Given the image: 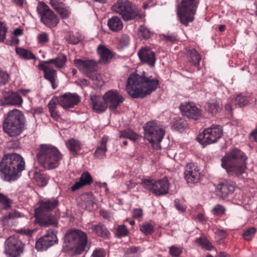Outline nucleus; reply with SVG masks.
<instances>
[{
    "mask_svg": "<svg viewBox=\"0 0 257 257\" xmlns=\"http://www.w3.org/2000/svg\"><path fill=\"white\" fill-rule=\"evenodd\" d=\"M200 0H182L178 15L181 23L186 26L194 20Z\"/></svg>",
    "mask_w": 257,
    "mask_h": 257,
    "instance_id": "6e6552de",
    "label": "nucleus"
},
{
    "mask_svg": "<svg viewBox=\"0 0 257 257\" xmlns=\"http://www.w3.org/2000/svg\"><path fill=\"white\" fill-rule=\"evenodd\" d=\"M8 73L0 70V86L6 84L9 81Z\"/></svg>",
    "mask_w": 257,
    "mask_h": 257,
    "instance_id": "4d7b16f0",
    "label": "nucleus"
},
{
    "mask_svg": "<svg viewBox=\"0 0 257 257\" xmlns=\"http://www.w3.org/2000/svg\"><path fill=\"white\" fill-rule=\"evenodd\" d=\"M250 139L257 142V128L255 129L250 135Z\"/></svg>",
    "mask_w": 257,
    "mask_h": 257,
    "instance_id": "338daca9",
    "label": "nucleus"
},
{
    "mask_svg": "<svg viewBox=\"0 0 257 257\" xmlns=\"http://www.w3.org/2000/svg\"><path fill=\"white\" fill-rule=\"evenodd\" d=\"M7 27L5 22L0 21V32H7Z\"/></svg>",
    "mask_w": 257,
    "mask_h": 257,
    "instance_id": "774afa93",
    "label": "nucleus"
},
{
    "mask_svg": "<svg viewBox=\"0 0 257 257\" xmlns=\"http://www.w3.org/2000/svg\"><path fill=\"white\" fill-rule=\"evenodd\" d=\"M196 242L201 246L203 248L208 250H211L213 247L211 243L206 239L202 237H198L196 239Z\"/></svg>",
    "mask_w": 257,
    "mask_h": 257,
    "instance_id": "49530a36",
    "label": "nucleus"
},
{
    "mask_svg": "<svg viewBox=\"0 0 257 257\" xmlns=\"http://www.w3.org/2000/svg\"><path fill=\"white\" fill-rule=\"evenodd\" d=\"M112 10L120 15L125 21L135 19L139 13L132 3L127 0H118L112 7Z\"/></svg>",
    "mask_w": 257,
    "mask_h": 257,
    "instance_id": "1a4fd4ad",
    "label": "nucleus"
},
{
    "mask_svg": "<svg viewBox=\"0 0 257 257\" xmlns=\"http://www.w3.org/2000/svg\"><path fill=\"white\" fill-rule=\"evenodd\" d=\"M169 253L173 257H178L182 253V250L180 248L173 245L169 247Z\"/></svg>",
    "mask_w": 257,
    "mask_h": 257,
    "instance_id": "6e6d98bb",
    "label": "nucleus"
},
{
    "mask_svg": "<svg viewBox=\"0 0 257 257\" xmlns=\"http://www.w3.org/2000/svg\"><path fill=\"white\" fill-rule=\"evenodd\" d=\"M39 42L45 43L48 41L49 38L47 33H41L38 36Z\"/></svg>",
    "mask_w": 257,
    "mask_h": 257,
    "instance_id": "e2e57ef3",
    "label": "nucleus"
},
{
    "mask_svg": "<svg viewBox=\"0 0 257 257\" xmlns=\"http://www.w3.org/2000/svg\"><path fill=\"white\" fill-rule=\"evenodd\" d=\"M49 4L62 19H68L71 14L69 7L59 0H50Z\"/></svg>",
    "mask_w": 257,
    "mask_h": 257,
    "instance_id": "4be33fe9",
    "label": "nucleus"
},
{
    "mask_svg": "<svg viewBox=\"0 0 257 257\" xmlns=\"http://www.w3.org/2000/svg\"><path fill=\"white\" fill-rule=\"evenodd\" d=\"M144 137L152 147L158 150L161 148L160 142L164 138L165 131L164 127L156 121L148 122L144 127Z\"/></svg>",
    "mask_w": 257,
    "mask_h": 257,
    "instance_id": "0eeeda50",
    "label": "nucleus"
},
{
    "mask_svg": "<svg viewBox=\"0 0 257 257\" xmlns=\"http://www.w3.org/2000/svg\"><path fill=\"white\" fill-rule=\"evenodd\" d=\"M105 251L101 248H97L94 249L91 255V257H105Z\"/></svg>",
    "mask_w": 257,
    "mask_h": 257,
    "instance_id": "13d9d810",
    "label": "nucleus"
},
{
    "mask_svg": "<svg viewBox=\"0 0 257 257\" xmlns=\"http://www.w3.org/2000/svg\"><path fill=\"white\" fill-rule=\"evenodd\" d=\"M154 225L150 222H145L140 224V230L145 235H150L154 231Z\"/></svg>",
    "mask_w": 257,
    "mask_h": 257,
    "instance_id": "c03bdc74",
    "label": "nucleus"
},
{
    "mask_svg": "<svg viewBox=\"0 0 257 257\" xmlns=\"http://www.w3.org/2000/svg\"><path fill=\"white\" fill-rule=\"evenodd\" d=\"M217 196L225 198L235 190V184L233 182L220 183L213 185Z\"/></svg>",
    "mask_w": 257,
    "mask_h": 257,
    "instance_id": "412c9836",
    "label": "nucleus"
},
{
    "mask_svg": "<svg viewBox=\"0 0 257 257\" xmlns=\"http://www.w3.org/2000/svg\"><path fill=\"white\" fill-rule=\"evenodd\" d=\"M23 249L22 242L16 236H10L5 241V253L8 257H19Z\"/></svg>",
    "mask_w": 257,
    "mask_h": 257,
    "instance_id": "ddd939ff",
    "label": "nucleus"
},
{
    "mask_svg": "<svg viewBox=\"0 0 257 257\" xmlns=\"http://www.w3.org/2000/svg\"><path fill=\"white\" fill-rule=\"evenodd\" d=\"M92 181L93 179L90 174L87 172H84L81 175L79 180L75 182L69 189L72 192H75L83 186L90 184Z\"/></svg>",
    "mask_w": 257,
    "mask_h": 257,
    "instance_id": "cd10ccee",
    "label": "nucleus"
},
{
    "mask_svg": "<svg viewBox=\"0 0 257 257\" xmlns=\"http://www.w3.org/2000/svg\"><path fill=\"white\" fill-rule=\"evenodd\" d=\"M29 176L32 177L40 186L44 187L48 183L47 176L37 170L29 172Z\"/></svg>",
    "mask_w": 257,
    "mask_h": 257,
    "instance_id": "7c9ffc66",
    "label": "nucleus"
},
{
    "mask_svg": "<svg viewBox=\"0 0 257 257\" xmlns=\"http://www.w3.org/2000/svg\"><path fill=\"white\" fill-rule=\"evenodd\" d=\"M180 109L183 115L194 120L202 117V111L193 102H184L180 105Z\"/></svg>",
    "mask_w": 257,
    "mask_h": 257,
    "instance_id": "dca6fc26",
    "label": "nucleus"
},
{
    "mask_svg": "<svg viewBox=\"0 0 257 257\" xmlns=\"http://www.w3.org/2000/svg\"><path fill=\"white\" fill-rule=\"evenodd\" d=\"M249 98L247 97L240 94L236 96L234 100V105L236 107H241L247 104Z\"/></svg>",
    "mask_w": 257,
    "mask_h": 257,
    "instance_id": "a18cd8bd",
    "label": "nucleus"
},
{
    "mask_svg": "<svg viewBox=\"0 0 257 257\" xmlns=\"http://www.w3.org/2000/svg\"><path fill=\"white\" fill-rule=\"evenodd\" d=\"M205 109L209 113L215 114L220 110V102L215 99L210 100L206 103Z\"/></svg>",
    "mask_w": 257,
    "mask_h": 257,
    "instance_id": "473e14b6",
    "label": "nucleus"
},
{
    "mask_svg": "<svg viewBox=\"0 0 257 257\" xmlns=\"http://www.w3.org/2000/svg\"><path fill=\"white\" fill-rule=\"evenodd\" d=\"M128 233L126 226L124 225H121L117 227L116 230V235L118 237L125 236Z\"/></svg>",
    "mask_w": 257,
    "mask_h": 257,
    "instance_id": "864d4df0",
    "label": "nucleus"
},
{
    "mask_svg": "<svg viewBox=\"0 0 257 257\" xmlns=\"http://www.w3.org/2000/svg\"><path fill=\"white\" fill-rule=\"evenodd\" d=\"M130 42V38L126 34H123L121 39L120 40V42L122 46H127Z\"/></svg>",
    "mask_w": 257,
    "mask_h": 257,
    "instance_id": "0e129e2a",
    "label": "nucleus"
},
{
    "mask_svg": "<svg viewBox=\"0 0 257 257\" xmlns=\"http://www.w3.org/2000/svg\"><path fill=\"white\" fill-rule=\"evenodd\" d=\"M172 127L176 131L182 132L187 127V123L183 118L175 117L172 120Z\"/></svg>",
    "mask_w": 257,
    "mask_h": 257,
    "instance_id": "e433bc0d",
    "label": "nucleus"
},
{
    "mask_svg": "<svg viewBox=\"0 0 257 257\" xmlns=\"http://www.w3.org/2000/svg\"><path fill=\"white\" fill-rule=\"evenodd\" d=\"M84 205H85V208L87 210L91 211L94 209V206L95 204V198L91 194H87L84 197Z\"/></svg>",
    "mask_w": 257,
    "mask_h": 257,
    "instance_id": "79ce46f5",
    "label": "nucleus"
},
{
    "mask_svg": "<svg viewBox=\"0 0 257 257\" xmlns=\"http://www.w3.org/2000/svg\"><path fill=\"white\" fill-rule=\"evenodd\" d=\"M90 100L92 109L97 113L104 112L107 108L105 101L103 100V96L91 94Z\"/></svg>",
    "mask_w": 257,
    "mask_h": 257,
    "instance_id": "a878e982",
    "label": "nucleus"
},
{
    "mask_svg": "<svg viewBox=\"0 0 257 257\" xmlns=\"http://www.w3.org/2000/svg\"><path fill=\"white\" fill-rule=\"evenodd\" d=\"M35 222L41 226H48L54 225L56 226L58 222L56 217L49 213V212L35 211Z\"/></svg>",
    "mask_w": 257,
    "mask_h": 257,
    "instance_id": "a211bd4d",
    "label": "nucleus"
},
{
    "mask_svg": "<svg viewBox=\"0 0 257 257\" xmlns=\"http://www.w3.org/2000/svg\"><path fill=\"white\" fill-rule=\"evenodd\" d=\"M255 229L254 227H251L246 230L243 234V237L246 240H250L254 235Z\"/></svg>",
    "mask_w": 257,
    "mask_h": 257,
    "instance_id": "5fc2aeb1",
    "label": "nucleus"
},
{
    "mask_svg": "<svg viewBox=\"0 0 257 257\" xmlns=\"http://www.w3.org/2000/svg\"><path fill=\"white\" fill-rule=\"evenodd\" d=\"M109 29L113 31H118L120 30L123 27L121 20L117 16L112 17L109 19L107 23Z\"/></svg>",
    "mask_w": 257,
    "mask_h": 257,
    "instance_id": "2f4dec72",
    "label": "nucleus"
},
{
    "mask_svg": "<svg viewBox=\"0 0 257 257\" xmlns=\"http://www.w3.org/2000/svg\"><path fill=\"white\" fill-rule=\"evenodd\" d=\"M57 242L55 233L52 230H48L47 234L41 237L36 242V248L38 250L43 251Z\"/></svg>",
    "mask_w": 257,
    "mask_h": 257,
    "instance_id": "f3484780",
    "label": "nucleus"
},
{
    "mask_svg": "<svg viewBox=\"0 0 257 257\" xmlns=\"http://www.w3.org/2000/svg\"><path fill=\"white\" fill-rule=\"evenodd\" d=\"M75 66L87 77L95 71L96 63L92 60L76 59L74 60Z\"/></svg>",
    "mask_w": 257,
    "mask_h": 257,
    "instance_id": "aec40b11",
    "label": "nucleus"
},
{
    "mask_svg": "<svg viewBox=\"0 0 257 257\" xmlns=\"http://www.w3.org/2000/svg\"><path fill=\"white\" fill-rule=\"evenodd\" d=\"M1 209H8L11 207V200L6 196L0 193Z\"/></svg>",
    "mask_w": 257,
    "mask_h": 257,
    "instance_id": "09e8293b",
    "label": "nucleus"
},
{
    "mask_svg": "<svg viewBox=\"0 0 257 257\" xmlns=\"http://www.w3.org/2000/svg\"><path fill=\"white\" fill-rule=\"evenodd\" d=\"M59 202L57 198H51L46 200H42L40 202V206L35 209L36 212H49L51 210L55 208Z\"/></svg>",
    "mask_w": 257,
    "mask_h": 257,
    "instance_id": "bb28decb",
    "label": "nucleus"
},
{
    "mask_svg": "<svg viewBox=\"0 0 257 257\" xmlns=\"http://www.w3.org/2000/svg\"><path fill=\"white\" fill-rule=\"evenodd\" d=\"M108 138L106 136H103L97 147L94 155L95 157L99 159H103L105 157V153L107 151V143Z\"/></svg>",
    "mask_w": 257,
    "mask_h": 257,
    "instance_id": "c85d7f7f",
    "label": "nucleus"
},
{
    "mask_svg": "<svg viewBox=\"0 0 257 257\" xmlns=\"http://www.w3.org/2000/svg\"><path fill=\"white\" fill-rule=\"evenodd\" d=\"M37 157L38 161L44 168L51 170L59 165L63 156L55 146L49 144H42L38 149Z\"/></svg>",
    "mask_w": 257,
    "mask_h": 257,
    "instance_id": "20e7f679",
    "label": "nucleus"
},
{
    "mask_svg": "<svg viewBox=\"0 0 257 257\" xmlns=\"http://www.w3.org/2000/svg\"><path fill=\"white\" fill-rule=\"evenodd\" d=\"M226 209L220 204L215 205L211 210V212L215 215H222L225 212Z\"/></svg>",
    "mask_w": 257,
    "mask_h": 257,
    "instance_id": "603ef678",
    "label": "nucleus"
},
{
    "mask_svg": "<svg viewBox=\"0 0 257 257\" xmlns=\"http://www.w3.org/2000/svg\"><path fill=\"white\" fill-rule=\"evenodd\" d=\"M159 85L157 79L132 74L127 78L126 90L133 98L144 97L154 91Z\"/></svg>",
    "mask_w": 257,
    "mask_h": 257,
    "instance_id": "f257e3e1",
    "label": "nucleus"
},
{
    "mask_svg": "<svg viewBox=\"0 0 257 257\" xmlns=\"http://www.w3.org/2000/svg\"><path fill=\"white\" fill-rule=\"evenodd\" d=\"M97 51L101 62L107 63L113 56L111 51L104 45H99Z\"/></svg>",
    "mask_w": 257,
    "mask_h": 257,
    "instance_id": "c756f323",
    "label": "nucleus"
},
{
    "mask_svg": "<svg viewBox=\"0 0 257 257\" xmlns=\"http://www.w3.org/2000/svg\"><path fill=\"white\" fill-rule=\"evenodd\" d=\"M92 229L93 232L99 236L106 237L109 234L107 228L100 223L92 226Z\"/></svg>",
    "mask_w": 257,
    "mask_h": 257,
    "instance_id": "ea45409f",
    "label": "nucleus"
},
{
    "mask_svg": "<svg viewBox=\"0 0 257 257\" xmlns=\"http://www.w3.org/2000/svg\"><path fill=\"white\" fill-rule=\"evenodd\" d=\"M139 248L138 247H131L126 250L123 257H139Z\"/></svg>",
    "mask_w": 257,
    "mask_h": 257,
    "instance_id": "3c124183",
    "label": "nucleus"
},
{
    "mask_svg": "<svg viewBox=\"0 0 257 257\" xmlns=\"http://www.w3.org/2000/svg\"><path fill=\"white\" fill-rule=\"evenodd\" d=\"M25 125L24 115L21 111L14 109L5 115L3 127L5 133L9 136L17 137L24 131Z\"/></svg>",
    "mask_w": 257,
    "mask_h": 257,
    "instance_id": "39448f33",
    "label": "nucleus"
},
{
    "mask_svg": "<svg viewBox=\"0 0 257 257\" xmlns=\"http://www.w3.org/2000/svg\"><path fill=\"white\" fill-rule=\"evenodd\" d=\"M246 159L243 152L234 149L222 158L221 166L229 175L239 176L246 169Z\"/></svg>",
    "mask_w": 257,
    "mask_h": 257,
    "instance_id": "7ed1b4c3",
    "label": "nucleus"
},
{
    "mask_svg": "<svg viewBox=\"0 0 257 257\" xmlns=\"http://www.w3.org/2000/svg\"><path fill=\"white\" fill-rule=\"evenodd\" d=\"M184 178L188 183H197L200 179L198 167L193 163L187 164L184 171Z\"/></svg>",
    "mask_w": 257,
    "mask_h": 257,
    "instance_id": "6ab92c4d",
    "label": "nucleus"
},
{
    "mask_svg": "<svg viewBox=\"0 0 257 257\" xmlns=\"http://www.w3.org/2000/svg\"><path fill=\"white\" fill-rule=\"evenodd\" d=\"M66 145L69 151L74 155L76 154L81 149L80 142L73 139L68 140L66 142Z\"/></svg>",
    "mask_w": 257,
    "mask_h": 257,
    "instance_id": "72a5a7b5",
    "label": "nucleus"
},
{
    "mask_svg": "<svg viewBox=\"0 0 257 257\" xmlns=\"http://www.w3.org/2000/svg\"><path fill=\"white\" fill-rule=\"evenodd\" d=\"M88 77L94 81V85L97 87H101L104 84V82L102 79L101 75L95 72V71H93Z\"/></svg>",
    "mask_w": 257,
    "mask_h": 257,
    "instance_id": "37998d69",
    "label": "nucleus"
},
{
    "mask_svg": "<svg viewBox=\"0 0 257 257\" xmlns=\"http://www.w3.org/2000/svg\"><path fill=\"white\" fill-rule=\"evenodd\" d=\"M142 185L156 196L167 194L169 188V183L166 178L159 180L145 179L142 181Z\"/></svg>",
    "mask_w": 257,
    "mask_h": 257,
    "instance_id": "9d476101",
    "label": "nucleus"
},
{
    "mask_svg": "<svg viewBox=\"0 0 257 257\" xmlns=\"http://www.w3.org/2000/svg\"><path fill=\"white\" fill-rule=\"evenodd\" d=\"M66 40L69 43L76 44L82 40V38L80 37L79 33H70L66 37Z\"/></svg>",
    "mask_w": 257,
    "mask_h": 257,
    "instance_id": "de8ad7c7",
    "label": "nucleus"
},
{
    "mask_svg": "<svg viewBox=\"0 0 257 257\" xmlns=\"http://www.w3.org/2000/svg\"><path fill=\"white\" fill-rule=\"evenodd\" d=\"M138 56L142 62L151 66H154L156 62L155 55L154 52L149 48H141L138 52Z\"/></svg>",
    "mask_w": 257,
    "mask_h": 257,
    "instance_id": "393cba45",
    "label": "nucleus"
},
{
    "mask_svg": "<svg viewBox=\"0 0 257 257\" xmlns=\"http://www.w3.org/2000/svg\"><path fill=\"white\" fill-rule=\"evenodd\" d=\"M222 135L221 126L215 125L205 129L197 137V141L203 146L214 143Z\"/></svg>",
    "mask_w": 257,
    "mask_h": 257,
    "instance_id": "f8f14e48",
    "label": "nucleus"
},
{
    "mask_svg": "<svg viewBox=\"0 0 257 257\" xmlns=\"http://www.w3.org/2000/svg\"><path fill=\"white\" fill-rule=\"evenodd\" d=\"M136 184L137 183L133 180H130L126 182L125 183V185L127 187V188L128 190H131L134 188L136 185Z\"/></svg>",
    "mask_w": 257,
    "mask_h": 257,
    "instance_id": "69168bd1",
    "label": "nucleus"
},
{
    "mask_svg": "<svg viewBox=\"0 0 257 257\" xmlns=\"http://www.w3.org/2000/svg\"><path fill=\"white\" fill-rule=\"evenodd\" d=\"M133 217L136 219H140L142 218L143 212L142 209L135 208L134 209L132 212Z\"/></svg>",
    "mask_w": 257,
    "mask_h": 257,
    "instance_id": "052dcab7",
    "label": "nucleus"
},
{
    "mask_svg": "<svg viewBox=\"0 0 257 257\" xmlns=\"http://www.w3.org/2000/svg\"><path fill=\"white\" fill-rule=\"evenodd\" d=\"M2 98L4 105H21L23 99L19 94L13 91H5L2 92Z\"/></svg>",
    "mask_w": 257,
    "mask_h": 257,
    "instance_id": "5701e85b",
    "label": "nucleus"
},
{
    "mask_svg": "<svg viewBox=\"0 0 257 257\" xmlns=\"http://www.w3.org/2000/svg\"><path fill=\"white\" fill-rule=\"evenodd\" d=\"M55 98L65 109L73 107L80 101V97L76 93L67 92Z\"/></svg>",
    "mask_w": 257,
    "mask_h": 257,
    "instance_id": "2eb2a0df",
    "label": "nucleus"
},
{
    "mask_svg": "<svg viewBox=\"0 0 257 257\" xmlns=\"http://www.w3.org/2000/svg\"><path fill=\"white\" fill-rule=\"evenodd\" d=\"M187 54L189 55L192 61L193 65L198 67L199 65L201 56L197 51L192 48H186Z\"/></svg>",
    "mask_w": 257,
    "mask_h": 257,
    "instance_id": "4c0bfd02",
    "label": "nucleus"
},
{
    "mask_svg": "<svg viewBox=\"0 0 257 257\" xmlns=\"http://www.w3.org/2000/svg\"><path fill=\"white\" fill-rule=\"evenodd\" d=\"M162 36L167 41L171 42H174L177 40L176 37L173 33H164L162 34Z\"/></svg>",
    "mask_w": 257,
    "mask_h": 257,
    "instance_id": "680f3d73",
    "label": "nucleus"
},
{
    "mask_svg": "<svg viewBox=\"0 0 257 257\" xmlns=\"http://www.w3.org/2000/svg\"><path fill=\"white\" fill-rule=\"evenodd\" d=\"M58 106H59V104L55 98H52L48 104L51 117L56 120H58L60 117L57 111Z\"/></svg>",
    "mask_w": 257,
    "mask_h": 257,
    "instance_id": "f704fd0d",
    "label": "nucleus"
},
{
    "mask_svg": "<svg viewBox=\"0 0 257 257\" xmlns=\"http://www.w3.org/2000/svg\"><path fill=\"white\" fill-rule=\"evenodd\" d=\"M65 242L70 249L74 250L76 254H80L87 247V236L80 230H71L65 235Z\"/></svg>",
    "mask_w": 257,
    "mask_h": 257,
    "instance_id": "423d86ee",
    "label": "nucleus"
},
{
    "mask_svg": "<svg viewBox=\"0 0 257 257\" xmlns=\"http://www.w3.org/2000/svg\"><path fill=\"white\" fill-rule=\"evenodd\" d=\"M22 216L23 214L21 212H19L16 210H14L11 212H10L8 215L5 216L3 217V221L4 224H6L8 222L9 220L21 217Z\"/></svg>",
    "mask_w": 257,
    "mask_h": 257,
    "instance_id": "8fccbe9b",
    "label": "nucleus"
},
{
    "mask_svg": "<svg viewBox=\"0 0 257 257\" xmlns=\"http://www.w3.org/2000/svg\"><path fill=\"white\" fill-rule=\"evenodd\" d=\"M16 52L19 57L24 59H35V55L30 50L22 48H16Z\"/></svg>",
    "mask_w": 257,
    "mask_h": 257,
    "instance_id": "a19ab883",
    "label": "nucleus"
},
{
    "mask_svg": "<svg viewBox=\"0 0 257 257\" xmlns=\"http://www.w3.org/2000/svg\"><path fill=\"white\" fill-rule=\"evenodd\" d=\"M140 136L133 132L131 129L127 128L119 133V138H126L133 141H136L140 139Z\"/></svg>",
    "mask_w": 257,
    "mask_h": 257,
    "instance_id": "c9c22d12",
    "label": "nucleus"
},
{
    "mask_svg": "<svg viewBox=\"0 0 257 257\" xmlns=\"http://www.w3.org/2000/svg\"><path fill=\"white\" fill-rule=\"evenodd\" d=\"M123 97L117 90L111 89L103 95V100L105 101L107 107L113 111L120 106L124 101Z\"/></svg>",
    "mask_w": 257,
    "mask_h": 257,
    "instance_id": "4468645a",
    "label": "nucleus"
},
{
    "mask_svg": "<svg viewBox=\"0 0 257 257\" xmlns=\"http://www.w3.org/2000/svg\"><path fill=\"white\" fill-rule=\"evenodd\" d=\"M39 68L44 71L45 78L51 82L53 88L55 89L56 86L54 83L57 79L56 71L46 61L40 64Z\"/></svg>",
    "mask_w": 257,
    "mask_h": 257,
    "instance_id": "b1692460",
    "label": "nucleus"
},
{
    "mask_svg": "<svg viewBox=\"0 0 257 257\" xmlns=\"http://www.w3.org/2000/svg\"><path fill=\"white\" fill-rule=\"evenodd\" d=\"M25 167V161L21 155L8 154L4 156L0 163V172L4 175L5 180L15 181L21 175Z\"/></svg>",
    "mask_w": 257,
    "mask_h": 257,
    "instance_id": "f03ea898",
    "label": "nucleus"
},
{
    "mask_svg": "<svg viewBox=\"0 0 257 257\" xmlns=\"http://www.w3.org/2000/svg\"><path fill=\"white\" fill-rule=\"evenodd\" d=\"M37 10L42 22L47 27L52 28L59 23V17L44 2L38 3Z\"/></svg>",
    "mask_w": 257,
    "mask_h": 257,
    "instance_id": "9b49d317",
    "label": "nucleus"
},
{
    "mask_svg": "<svg viewBox=\"0 0 257 257\" xmlns=\"http://www.w3.org/2000/svg\"><path fill=\"white\" fill-rule=\"evenodd\" d=\"M175 206L176 208L179 211L184 212L186 210V206L183 203L178 199H176L174 201Z\"/></svg>",
    "mask_w": 257,
    "mask_h": 257,
    "instance_id": "bf43d9fd",
    "label": "nucleus"
},
{
    "mask_svg": "<svg viewBox=\"0 0 257 257\" xmlns=\"http://www.w3.org/2000/svg\"><path fill=\"white\" fill-rule=\"evenodd\" d=\"M66 61V56L63 54H60L56 58L50 59L46 62L49 64L55 65L58 68H61L64 66Z\"/></svg>",
    "mask_w": 257,
    "mask_h": 257,
    "instance_id": "58836bf2",
    "label": "nucleus"
}]
</instances>
